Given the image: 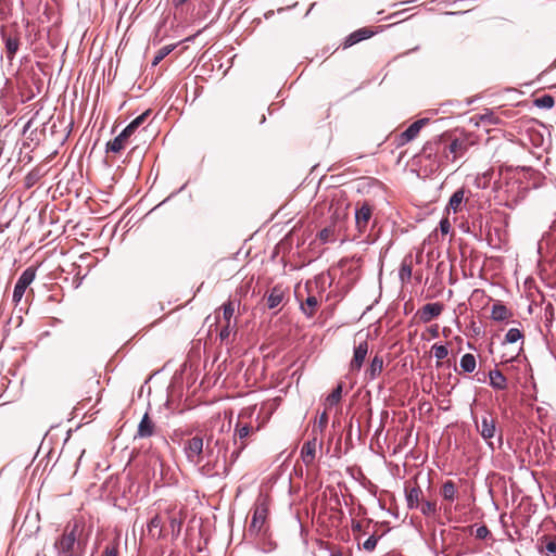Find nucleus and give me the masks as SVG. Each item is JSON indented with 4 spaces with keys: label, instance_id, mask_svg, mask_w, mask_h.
<instances>
[{
    "label": "nucleus",
    "instance_id": "f257e3e1",
    "mask_svg": "<svg viewBox=\"0 0 556 556\" xmlns=\"http://www.w3.org/2000/svg\"><path fill=\"white\" fill-rule=\"evenodd\" d=\"M229 441L225 440V421L220 422L218 433L212 430L205 437L206 463L200 468L207 477H226L229 473L228 464Z\"/></svg>",
    "mask_w": 556,
    "mask_h": 556
},
{
    "label": "nucleus",
    "instance_id": "f03ea898",
    "mask_svg": "<svg viewBox=\"0 0 556 556\" xmlns=\"http://www.w3.org/2000/svg\"><path fill=\"white\" fill-rule=\"evenodd\" d=\"M85 522L83 519L70 521L63 533L54 541L53 548L55 556H83L87 544L84 538Z\"/></svg>",
    "mask_w": 556,
    "mask_h": 556
},
{
    "label": "nucleus",
    "instance_id": "7ed1b4c3",
    "mask_svg": "<svg viewBox=\"0 0 556 556\" xmlns=\"http://www.w3.org/2000/svg\"><path fill=\"white\" fill-rule=\"evenodd\" d=\"M268 505L266 497L260 496L254 505L252 519L248 529L250 535L258 536L267 533Z\"/></svg>",
    "mask_w": 556,
    "mask_h": 556
},
{
    "label": "nucleus",
    "instance_id": "20e7f679",
    "mask_svg": "<svg viewBox=\"0 0 556 556\" xmlns=\"http://www.w3.org/2000/svg\"><path fill=\"white\" fill-rule=\"evenodd\" d=\"M149 112H144L131 121L118 136L106 143V152L118 153L124 149L129 137L136 131V129L146 121Z\"/></svg>",
    "mask_w": 556,
    "mask_h": 556
},
{
    "label": "nucleus",
    "instance_id": "39448f33",
    "mask_svg": "<svg viewBox=\"0 0 556 556\" xmlns=\"http://www.w3.org/2000/svg\"><path fill=\"white\" fill-rule=\"evenodd\" d=\"M184 453L187 460L193 465H199L204 458L205 447L204 438L194 435L184 442Z\"/></svg>",
    "mask_w": 556,
    "mask_h": 556
},
{
    "label": "nucleus",
    "instance_id": "423d86ee",
    "mask_svg": "<svg viewBox=\"0 0 556 556\" xmlns=\"http://www.w3.org/2000/svg\"><path fill=\"white\" fill-rule=\"evenodd\" d=\"M475 424L482 439L486 441L488 445L493 450L494 446L492 439H494L498 432L496 419L492 416L491 413L485 412L481 417L480 424H478L476 420Z\"/></svg>",
    "mask_w": 556,
    "mask_h": 556
},
{
    "label": "nucleus",
    "instance_id": "0eeeda50",
    "mask_svg": "<svg viewBox=\"0 0 556 556\" xmlns=\"http://www.w3.org/2000/svg\"><path fill=\"white\" fill-rule=\"evenodd\" d=\"M36 278V268L35 267H27L18 277L14 290H13V302L18 303L27 287L35 280Z\"/></svg>",
    "mask_w": 556,
    "mask_h": 556
},
{
    "label": "nucleus",
    "instance_id": "6e6552de",
    "mask_svg": "<svg viewBox=\"0 0 556 556\" xmlns=\"http://www.w3.org/2000/svg\"><path fill=\"white\" fill-rule=\"evenodd\" d=\"M429 118H419L415 121L413 124H410L406 130L400 134L397 139L399 146H404L415 138H417L418 134L422 129L424 126H426L429 123Z\"/></svg>",
    "mask_w": 556,
    "mask_h": 556
},
{
    "label": "nucleus",
    "instance_id": "1a4fd4ad",
    "mask_svg": "<svg viewBox=\"0 0 556 556\" xmlns=\"http://www.w3.org/2000/svg\"><path fill=\"white\" fill-rule=\"evenodd\" d=\"M371 217V206L368 203H363L362 206L355 210V225L358 232H365L368 222Z\"/></svg>",
    "mask_w": 556,
    "mask_h": 556
},
{
    "label": "nucleus",
    "instance_id": "9d476101",
    "mask_svg": "<svg viewBox=\"0 0 556 556\" xmlns=\"http://www.w3.org/2000/svg\"><path fill=\"white\" fill-rule=\"evenodd\" d=\"M444 308L440 302L427 303L419 311V318L422 323L427 324L433 318L438 317Z\"/></svg>",
    "mask_w": 556,
    "mask_h": 556
},
{
    "label": "nucleus",
    "instance_id": "9b49d317",
    "mask_svg": "<svg viewBox=\"0 0 556 556\" xmlns=\"http://www.w3.org/2000/svg\"><path fill=\"white\" fill-rule=\"evenodd\" d=\"M443 142V136H437L433 139L427 141L420 152V155L427 160H435L439 152L441 151V144Z\"/></svg>",
    "mask_w": 556,
    "mask_h": 556
},
{
    "label": "nucleus",
    "instance_id": "f8f14e48",
    "mask_svg": "<svg viewBox=\"0 0 556 556\" xmlns=\"http://www.w3.org/2000/svg\"><path fill=\"white\" fill-rule=\"evenodd\" d=\"M368 353V343L366 341L361 342L354 348L353 358L350 364L352 371L359 370Z\"/></svg>",
    "mask_w": 556,
    "mask_h": 556
},
{
    "label": "nucleus",
    "instance_id": "ddd939ff",
    "mask_svg": "<svg viewBox=\"0 0 556 556\" xmlns=\"http://www.w3.org/2000/svg\"><path fill=\"white\" fill-rule=\"evenodd\" d=\"M466 151V142L459 139L452 140L448 146L443 148L444 157L448 160L450 154H453L452 161H455L457 156H463Z\"/></svg>",
    "mask_w": 556,
    "mask_h": 556
},
{
    "label": "nucleus",
    "instance_id": "4468645a",
    "mask_svg": "<svg viewBox=\"0 0 556 556\" xmlns=\"http://www.w3.org/2000/svg\"><path fill=\"white\" fill-rule=\"evenodd\" d=\"M316 448H317V439L316 437L307 440L302 448H301V457L303 463L308 466L312 465L315 460L316 456Z\"/></svg>",
    "mask_w": 556,
    "mask_h": 556
},
{
    "label": "nucleus",
    "instance_id": "2eb2a0df",
    "mask_svg": "<svg viewBox=\"0 0 556 556\" xmlns=\"http://www.w3.org/2000/svg\"><path fill=\"white\" fill-rule=\"evenodd\" d=\"M374 35V31L368 28H359L352 34H350L343 43L344 48H350L362 40L368 39Z\"/></svg>",
    "mask_w": 556,
    "mask_h": 556
},
{
    "label": "nucleus",
    "instance_id": "dca6fc26",
    "mask_svg": "<svg viewBox=\"0 0 556 556\" xmlns=\"http://www.w3.org/2000/svg\"><path fill=\"white\" fill-rule=\"evenodd\" d=\"M422 491L419 486L405 488V498L407 503V507L409 509L418 508L420 503V496Z\"/></svg>",
    "mask_w": 556,
    "mask_h": 556
},
{
    "label": "nucleus",
    "instance_id": "f3484780",
    "mask_svg": "<svg viewBox=\"0 0 556 556\" xmlns=\"http://www.w3.org/2000/svg\"><path fill=\"white\" fill-rule=\"evenodd\" d=\"M153 433L154 422L149 418L148 413H146L138 425L136 438H150Z\"/></svg>",
    "mask_w": 556,
    "mask_h": 556
},
{
    "label": "nucleus",
    "instance_id": "a211bd4d",
    "mask_svg": "<svg viewBox=\"0 0 556 556\" xmlns=\"http://www.w3.org/2000/svg\"><path fill=\"white\" fill-rule=\"evenodd\" d=\"M440 494L444 501L454 502L458 498V490L456 483L452 480H446L441 486Z\"/></svg>",
    "mask_w": 556,
    "mask_h": 556
},
{
    "label": "nucleus",
    "instance_id": "6ab92c4d",
    "mask_svg": "<svg viewBox=\"0 0 556 556\" xmlns=\"http://www.w3.org/2000/svg\"><path fill=\"white\" fill-rule=\"evenodd\" d=\"M490 386L495 390L507 389V378L498 369L489 371Z\"/></svg>",
    "mask_w": 556,
    "mask_h": 556
},
{
    "label": "nucleus",
    "instance_id": "aec40b11",
    "mask_svg": "<svg viewBox=\"0 0 556 556\" xmlns=\"http://www.w3.org/2000/svg\"><path fill=\"white\" fill-rule=\"evenodd\" d=\"M285 298V292L280 286H275L267 295V306L274 309L280 305Z\"/></svg>",
    "mask_w": 556,
    "mask_h": 556
},
{
    "label": "nucleus",
    "instance_id": "412c9836",
    "mask_svg": "<svg viewBox=\"0 0 556 556\" xmlns=\"http://www.w3.org/2000/svg\"><path fill=\"white\" fill-rule=\"evenodd\" d=\"M511 316L509 309L502 304L501 302H496L492 306L491 317L496 321L507 320Z\"/></svg>",
    "mask_w": 556,
    "mask_h": 556
},
{
    "label": "nucleus",
    "instance_id": "4be33fe9",
    "mask_svg": "<svg viewBox=\"0 0 556 556\" xmlns=\"http://www.w3.org/2000/svg\"><path fill=\"white\" fill-rule=\"evenodd\" d=\"M382 368H383V359L381 356L376 355L371 359L370 365H369L368 369L366 370V376L368 377L369 380H374L381 374Z\"/></svg>",
    "mask_w": 556,
    "mask_h": 556
},
{
    "label": "nucleus",
    "instance_id": "5701e85b",
    "mask_svg": "<svg viewBox=\"0 0 556 556\" xmlns=\"http://www.w3.org/2000/svg\"><path fill=\"white\" fill-rule=\"evenodd\" d=\"M317 306H318V300L316 296L314 295H309L304 303H301L300 305V309L302 311V313L311 318L315 315L316 313V309H317Z\"/></svg>",
    "mask_w": 556,
    "mask_h": 556
},
{
    "label": "nucleus",
    "instance_id": "b1692460",
    "mask_svg": "<svg viewBox=\"0 0 556 556\" xmlns=\"http://www.w3.org/2000/svg\"><path fill=\"white\" fill-rule=\"evenodd\" d=\"M2 38L4 40L7 56L9 59H13L16 51L18 50V39L16 37L7 36L5 33L2 31Z\"/></svg>",
    "mask_w": 556,
    "mask_h": 556
},
{
    "label": "nucleus",
    "instance_id": "393cba45",
    "mask_svg": "<svg viewBox=\"0 0 556 556\" xmlns=\"http://www.w3.org/2000/svg\"><path fill=\"white\" fill-rule=\"evenodd\" d=\"M342 391H343V386H342V383H339L331 391V393L326 397L325 405L327 407H333V406L338 405L340 403V401H341V397H342Z\"/></svg>",
    "mask_w": 556,
    "mask_h": 556
},
{
    "label": "nucleus",
    "instance_id": "a878e982",
    "mask_svg": "<svg viewBox=\"0 0 556 556\" xmlns=\"http://www.w3.org/2000/svg\"><path fill=\"white\" fill-rule=\"evenodd\" d=\"M464 189L456 190L450 198L447 210H452L454 213L458 212L464 200Z\"/></svg>",
    "mask_w": 556,
    "mask_h": 556
},
{
    "label": "nucleus",
    "instance_id": "bb28decb",
    "mask_svg": "<svg viewBox=\"0 0 556 556\" xmlns=\"http://www.w3.org/2000/svg\"><path fill=\"white\" fill-rule=\"evenodd\" d=\"M459 366L465 372H468V374L472 372L476 368L475 355H472L470 353L463 355L460 358Z\"/></svg>",
    "mask_w": 556,
    "mask_h": 556
},
{
    "label": "nucleus",
    "instance_id": "cd10ccee",
    "mask_svg": "<svg viewBox=\"0 0 556 556\" xmlns=\"http://www.w3.org/2000/svg\"><path fill=\"white\" fill-rule=\"evenodd\" d=\"M555 100L551 94H543L534 100V105L539 109L549 110L554 106Z\"/></svg>",
    "mask_w": 556,
    "mask_h": 556
},
{
    "label": "nucleus",
    "instance_id": "c85d7f7f",
    "mask_svg": "<svg viewBox=\"0 0 556 556\" xmlns=\"http://www.w3.org/2000/svg\"><path fill=\"white\" fill-rule=\"evenodd\" d=\"M175 45H167L160 48L152 60V65H157L164 58H166L174 49Z\"/></svg>",
    "mask_w": 556,
    "mask_h": 556
},
{
    "label": "nucleus",
    "instance_id": "c756f323",
    "mask_svg": "<svg viewBox=\"0 0 556 556\" xmlns=\"http://www.w3.org/2000/svg\"><path fill=\"white\" fill-rule=\"evenodd\" d=\"M522 339L523 334L518 328H510L505 334L504 343L513 344Z\"/></svg>",
    "mask_w": 556,
    "mask_h": 556
},
{
    "label": "nucleus",
    "instance_id": "7c9ffc66",
    "mask_svg": "<svg viewBox=\"0 0 556 556\" xmlns=\"http://www.w3.org/2000/svg\"><path fill=\"white\" fill-rule=\"evenodd\" d=\"M420 511L424 516L430 517L437 514V503L430 501H424L420 505Z\"/></svg>",
    "mask_w": 556,
    "mask_h": 556
},
{
    "label": "nucleus",
    "instance_id": "2f4dec72",
    "mask_svg": "<svg viewBox=\"0 0 556 556\" xmlns=\"http://www.w3.org/2000/svg\"><path fill=\"white\" fill-rule=\"evenodd\" d=\"M399 277L402 282L409 281L412 277V265L410 263H407L406 260H404L401 264Z\"/></svg>",
    "mask_w": 556,
    "mask_h": 556
},
{
    "label": "nucleus",
    "instance_id": "473e14b6",
    "mask_svg": "<svg viewBox=\"0 0 556 556\" xmlns=\"http://www.w3.org/2000/svg\"><path fill=\"white\" fill-rule=\"evenodd\" d=\"M479 118L485 125H497L500 123V118L491 110H485Z\"/></svg>",
    "mask_w": 556,
    "mask_h": 556
},
{
    "label": "nucleus",
    "instance_id": "72a5a7b5",
    "mask_svg": "<svg viewBox=\"0 0 556 556\" xmlns=\"http://www.w3.org/2000/svg\"><path fill=\"white\" fill-rule=\"evenodd\" d=\"M433 355L438 361L445 358L448 354V350L445 345L434 344L432 346Z\"/></svg>",
    "mask_w": 556,
    "mask_h": 556
},
{
    "label": "nucleus",
    "instance_id": "f704fd0d",
    "mask_svg": "<svg viewBox=\"0 0 556 556\" xmlns=\"http://www.w3.org/2000/svg\"><path fill=\"white\" fill-rule=\"evenodd\" d=\"M381 536H382V535H379V536H377V535H375V534L370 535V536H369V538H368V539L363 543V548H364L365 551H367V552H372V551L376 548L377 543H378V541L380 540V538H381Z\"/></svg>",
    "mask_w": 556,
    "mask_h": 556
},
{
    "label": "nucleus",
    "instance_id": "c9c22d12",
    "mask_svg": "<svg viewBox=\"0 0 556 556\" xmlns=\"http://www.w3.org/2000/svg\"><path fill=\"white\" fill-rule=\"evenodd\" d=\"M251 430H252V428L249 425H243V426L237 425L235 435H237L239 439L242 440V439H245L250 434Z\"/></svg>",
    "mask_w": 556,
    "mask_h": 556
},
{
    "label": "nucleus",
    "instance_id": "e433bc0d",
    "mask_svg": "<svg viewBox=\"0 0 556 556\" xmlns=\"http://www.w3.org/2000/svg\"><path fill=\"white\" fill-rule=\"evenodd\" d=\"M233 313H235V307H233L231 302H229L227 304H224V306H223V315H224V318L226 319V321L228 324H230V319L233 316Z\"/></svg>",
    "mask_w": 556,
    "mask_h": 556
},
{
    "label": "nucleus",
    "instance_id": "4c0bfd02",
    "mask_svg": "<svg viewBox=\"0 0 556 556\" xmlns=\"http://www.w3.org/2000/svg\"><path fill=\"white\" fill-rule=\"evenodd\" d=\"M244 445L239 446L238 448L233 450L228 455V464H229V470L231 469L232 465L237 462L241 451L243 450Z\"/></svg>",
    "mask_w": 556,
    "mask_h": 556
},
{
    "label": "nucleus",
    "instance_id": "58836bf2",
    "mask_svg": "<svg viewBox=\"0 0 556 556\" xmlns=\"http://www.w3.org/2000/svg\"><path fill=\"white\" fill-rule=\"evenodd\" d=\"M490 535V530L486 526H480L476 529V538L484 540Z\"/></svg>",
    "mask_w": 556,
    "mask_h": 556
},
{
    "label": "nucleus",
    "instance_id": "ea45409f",
    "mask_svg": "<svg viewBox=\"0 0 556 556\" xmlns=\"http://www.w3.org/2000/svg\"><path fill=\"white\" fill-rule=\"evenodd\" d=\"M161 518L155 515L154 517H152L149 522H148V530L149 532H152L153 529H156V528H160L161 527Z\"/></svg>",
    "mask_w": 556,
    "mask_h": 556
},
{
    "label": "nucleus",
    "instance_id": "a19ab883",
    "mask_svg": "<svg viewBox=\"0 0 556 556\" xmlns=\"http://www.w3.org/2000/svg\"><path fill=\"white\" fill-rule=\"evenodd\" d=\"M102 556H118L117 544L105 546Z\"/></svg>",
    "mask_w": 556,
    "mask_h": 556
},
{
    "label": "nucleus",
    "instance_id": "79ce46f5",
    "mask_svg": "<svg viewBox=\"0 0 556 556\" xmlns=\"http://www.w3.org/2000/svg\"><path fill=\"white\" fill-rule=\"evenodd\" d=\"M440 231L442 235H447L451 230V224L447 218H442L439 224Z\"/></svg>",
    "mask_w": 556,
    "mask_h": 556
},
{
    "label": "nucleus",
    "instance_id": "37998d69",
    "mask_svg": "<svg viewBox=\"0 0 556 556\" xmlns=\"http://www.w3.org/2000/svg\"><path fill=\"white\" fill-rule=\"evenodd\" d=\"M327 424H328V415L326 412H323L317 421V427L319 428L320 431H324V429L327 427Z\"/></svg>",
    "mask_w": 556,
    "mask_h": 556
},
{
    "label": "nucleus",
    "instance_id": "c03bdc74",
    "mask_svg": "<svg viewBox=\"0 0 556 556\" xmlns=\"http://www.w3.org/2000/svg\"><path fill=\"white\" fill-rule=\"evenodd\" d=\"M230 332H231V327H230V324H226V326H224L219 332V338L222 341H225L229 338L230 336Z\"/></svg>",
    "mask_w": 556,
    "mask_h": 556
},
{
    "label": "nucleus",
    "instance_id": "a18cd8bd",
    "mask_svg": "<svg viewBox=\"0 0 556 556\" xmlns=\"http://www.w3.org/2000/svg\"><path fill=\"white\" fill-rule=\"evenodd\" d=\"M546 554H556V539L548 541L545 545Z\"/></svg>",
    "mask_w": 556,
    "mask_h": 556
},
{
    "label": "nucleus",
    "instance_id": "49530a36",
    "mask_svg": "<svg viewBox=\"0 0 556 556\" xmlns=\"http://www.w3.org/2000/svg\"><path fill=\"white\" fill-rule=\"evenodd\" d=\"M331 229L330 228H324L319 231V239L323 241V242H327L329 241V238H330V235H331Z\"/></svg>",
    "mask_w": 556,
    "mask_h": 556
},
{
    "label": "nucleus",
    "instance_id": "de8ad7c7",
    "mask_svg": "<svg viewBox=\"0 0 556 556\" xmlns=\"http://www.w3.org/2000/svg\"><path fill=\"white\" fill-rule=\"evenodd\" d=\"M180 526H181V522L179 520H177L176 518L170 519V527L173 530H175V528H177V532H179Z\"/></svg>",
    "mask_w": 556,
    "mask_h": 556
},
{
    "label": "nucleus",
    "instance_id": "09e8293b",
    "mask_svg": "<svg viewBox=\"0 0 556 556\" xmlns=\"http://www.w3.org/2000/svg\"><path fill=\"white\" fill-rule=\"evenodd\" d=\"M329 556H344V555L341 549L337 548V549H331L329 553Z\"/></svg>",
    "mask_w": 556,
    "mask_h": 556
},
{
    "label": "nucleus",
    "instance_id": "8fccbe9b",
    "mask_svg": "<svg viewBox=\"0 0 556 556\" xmlns=\"http://www.w3.org/2000/svg\"><path fill=\"white\" fill-rule=\"evenodd\" d=\"M352 530H353L354 532H356V531H361V530H362V525H361V522H353V525H352Z\"/></svg>",
    "mask_w": 556,
    "mask_h": 556
},
{
    "label": "nucleus",
    "instance_id": "3c124183",
    "mask_svg": "<svg viewBox=\"0 0 556 556\" xmlns=\"http://www.w3.org/2000/svg\"><path fill=\"white\" fill-rule=\"evenodd\" d=\"M186 1H187V0H173L174 4H175L176 7L184 4Z\"/></svg>",
    "mask_w": 556,
    "mask_h": 556
},
{
    "label": "nucleus",
    "instance_id": "603ef678",
    "mask_svg": "<svg viewBox=\"0 0 556 556\" xmlns=\"http://www.w3.org/2000/svg\"><path fill=\"white\" fill-rule=\"evenodd\" d=\"M30 124H31V121H29V122L24 126V129H23V131H24V132H26V131H27V129H29Z\"/></svg>",
    "mask_w": 556,
    "mask_h": 556
},
{
    "label": "nucleus",
    "instance_id": "864d4df0",
    "mask_svg": "<svg viewBox=\"0 0 556 556\" xmlns=\"http://www.w3.org/2000/svg\"><path fill=\"white\" fill-rule=\"evenodd\" d=\"M274 14V11H268L265 13V18H269Z\"/></svg>",
    "mask_w": 556,
    "mask_h": 556
},
{
    "label": "nucleus",
    "instance_id": "5fc2aeb1",
    "mask_svg": "<svg viewBox=\"0 0 556 556\" xmlns=\"http://www.w3.org/2000/svg\"><path fill=\"white\" fill-rule=\"evenodd\" d=\"M497 439H498L500 444H502L503 439H502V434H501V432L498 433Z\"/></svg>",
    "mask_w": 556,
    "mask_h": 556
},
{
    "label": "nucleus",
    "instance_id": "6e6d98bb",
    "mask_svg": "<svg viewBox=\"0 0 556 556\" xmlns=\"http://www.w3.org/2000/svg\"><path fill=\"white\" fill-rule=\"evenodd\" d=\"M432 336L433 337H437L438 336V329L435 328L434 330H432Z\"/></svg>",
    "mask_w": 556,
    "mask_h": 556
},
{
    "label": "nucleus",
    "instance_id": "4d7b16f0",
    "mask_svg": "<svg viewBox=\"0 0 556 556\" xmlns=\"http://www.w3.org/2000/svg\"><path fill=\"white\" fill-rule=\"evenodd\" d=\"M459 12H447V14L450 15H455V14H458Z\"/></svg>",
    "mask_w": 556,
    "mask_h": 556
}]
</instances>
